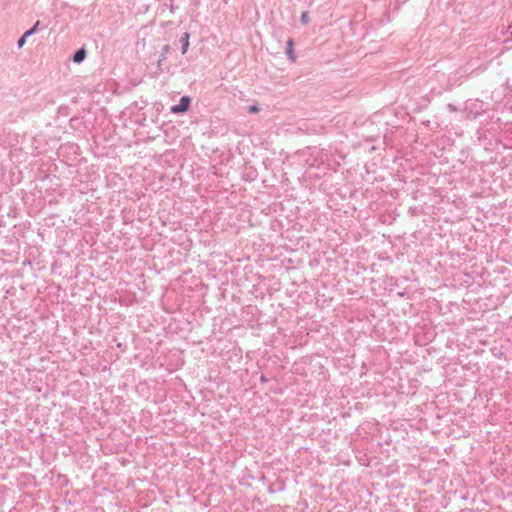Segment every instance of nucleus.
<instances>
[{"mask_svg": "<svg viewBox=\"0 0 512 512\" xmlns=\"http://www.w3.org/2000/svg\"><path fill=\"white\" fill-rule=\"evenodd\" d=\"M191 105V98L190 96H182L180 98V101L177 105H173L170 108V112L172 114H183L187 112Z\"/></svg>", "mask_w": 512, "mask_h": 512, "instance_id": "nucleus-1", "label": "nucleus"}, {"mask_svg": "<svg viewBox=\"0 0 512 512\" xmlns=\"http://www.w3.org/2000/svg\"><path fill=\"white\" fill-rule=\"evenodd\" d=\"M87 57V51L85 48H80L78 50H76L72 56V60L74 63H81L85 60V58Z\"/></svg>", "mask_w": 512, "mask_h": 512, "instance_id": "nucleus-2", "label": "nucleus"}, {"mask_svg": "<svg viewBox=\"0 0 512 512\" xmlns=\"http://www.w3.org/2000/svg\"><path fill=\"white\" fill-rule=\"evenodd\" d=\"M189 38L190 34L188 32H184L180 37V43H181V52L182 54H185L189 48Z\"/></svg>", "mask_w": 512, "mask_h": 512, "instance_id": "nucleus-3", "label": "nucleus"}, {"mask_svg": "<svg viewBox=\"0 0 512 512\" xmlns=\"http://www.w3.org/2000/svg\"><path fill=\"white\" fill-rule=\"evenodd\" d=\"M293 46H294V41L292 38H289L287 41L286 55L292 62H294L296 60V55L294 53Z\"/></svg>", "mask_w": 512, "mask_h": 512, "instance_id": "nucleus-4", "label": "nucleus"}, {"mask_svg": "<svg viewBox=\"0 0 512 512\" xmlns=\"http://www.w3.org/2000/svg\"><path fill=\"white\" fill-rule=\"evenodd\" d=\"M170 50H171V47H170V45H168V44H167V45H164V46L162 47V52H161V55H160V57H159V59H158V62H157L158 67H160V66H161L162 61H164V60L166 59V56H167V54L170 52Z\"/></svg>", "mask_w": 512, "mask_h": 512, "instance_id": "nucleus-5", "label": "nucleus"}, {"mask_svg": "<svg viewBox=\"0 0 512 512\" xmlns=\"http://www.w3.org/2000/svg\"><path fill=\"white\" fill-rule=\"evenodd\" d=\"M32 36V34H28V30L18 39L17 46L18 48H22L26 43V39Z\"/></svg>", "mask_w": 512, "mask_h": 512, "instance_id": "nucleus-6", "label": "nucleus"}, {"mask_svg": "<svg viewBox=\"0 0 512 512\" xmlns=\"http://www.w3.org/2000/svg\"><path fill=\"white\" fill-rule=\"evenodd\" d=\"M39 25L40 21H36L35 24L30 29H28V34L34 35L38 31Z\"/></svg>", "mask_w": 512, "mask_h": 512, "instance_id": "nucleus-7", "label": "nucleus"}, {"mask_svg": "<svg viewBox=\"0 0 512 512\" xmlns=\"http://www.w3.org/2000/svg\"><path fill=\"white\" fill-rule=\"evenodd\" d=\"M301 22L303 24H307L309 22V14L307 11L302 12L301 14Z\"/></svg>", "mask_w": 512, "mask_h": 512, "instance_id": "nucleus-8", "label": "nucleus"}, {"mask_svg": "<svg viewBox=\"0 0 512 512\" xmlns=\"http://www.w3.org/2000/svg\"><path fill=\"white\" fill-rule=\"evenodd\" d=\"M259 107L257 105H252L248 108V112L251 113V114H255L257 112H259Z\"/></svg>", "mask_w": 512, "mask_h": 512, "instance_id": "nucleus-9", "label": "nucleus"}, {"mask_svg": "<svg viewBox=\"0 0 512 512\" xmlns=\"http://www.w3.org/2000/svg\"><path fill=\"white\" fill-rule=\"evenodd\" d=\"M261 381L264 382L266 381L265 377L264 376H261Z\"/></svg>", "mask_w": 512, "mask_h": 512, "instance_id": "nucleus-10", "label": "nucleus"}, {"mask_svg": "<svg viewBox=\"0 0 512 512\" xmlns=\"http://www.w3.org/2000/svg\"><path fill=\"white\" fill-rule=\"evenodd\" d=\"M429 123H430V121H429V120H428V121H426V122H423V124H425V125H428Z\"/></svg>", "mask_w": 512, "mask_h": 512, "instance_id": "nucleus-11", "label": "nucleus"}]
</instances>
